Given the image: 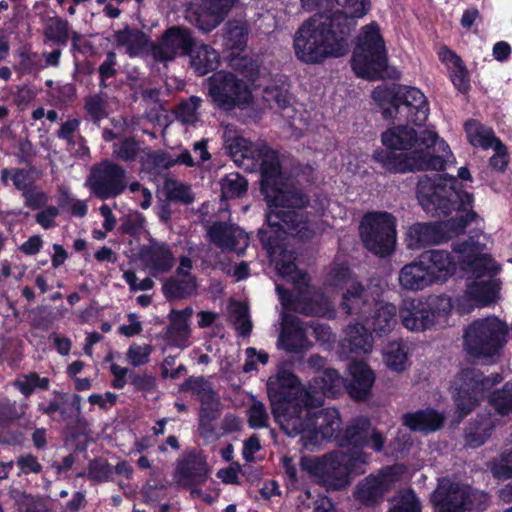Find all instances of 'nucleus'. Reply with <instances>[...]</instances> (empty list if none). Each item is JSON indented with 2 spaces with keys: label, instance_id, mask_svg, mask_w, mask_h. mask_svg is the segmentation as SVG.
<instances>
[{
  "label": "nucleus",
  "instance_id": "e433bc0d",
  "mask_svg": "<svg viewBox=\"0 0 512 512\" xmlns=\"http://www.w3.org/2000/svg\"><path fill=\"white\" fill-rule=\"evenodd\" d=\"M465 131L469 143L474 147H480L484 150L490 149V147L499 140V138L495 136L492 128L476 120L466 122Z\"/></svg>",
  "mask_w": 512,
  "mask_h": 512
},
{
  "label": "nucleus",
  "instance_id": "f257e3e1",
  "mask_svg": "<svg viewBox=\"0 0 512 512\" xmlns=\"http://www.w3.org/2000/svg\"><path fill=\"white\" fill-rule=\"evenodd\" d=\"M224 146L239 165L251 161L246 168L258 167L261 172V190L268 205L266 226L259 230V238L267 250L278 274L290 280L297 288L307 286L309 277L298 270L293 251L287 250L284 236L308 239L313 235L307 215L302 209L308 204L306 195L289 185L278 155L265 142L225 133Z\"/></svg>",
  "mask_w": 512,
  "mask_h": 512
},
{
  "label": "nucleus",
  "instance_id": "5fc2aeb1",
  "mask_svg": "<svg viewBox=\"0 0 512 512\" xmlns=\"http://www.w3.org/2000/svg\"><path fill=\"white\" fill-rule=\"evenodd\" d=\"M353 281L356 280L352 278L351 272L345 264H334L326 277V284L331 287H348Z\"/></svg>",
  "mask_w": 512,
  "mask_h": 512
},
{
  "label": "nucleus",
  "instance_id": "cd10ccee",
  "mask_svg": "<svg viewBox=\"0 0 512 512\" xmlns=\"http://www.w3.org/2000/svg\"><path fill=\"white\" fill-rule=\"evenodd\" d=\"M350 380L347 385L349 395L355 400H365L375 381L370 367L361 361H353L348 366Z\"/></svg>",
  "mask_w": 512,
  "mask_h": 512
},
{
  "label": "nucleus",
  "instance_id": "5701e85b",
  "mask_svg": "<svg viewBox=\"0 0 512 512\" xmlns=\"http://www.w3.org/2000/svg\"><path fill=\"white\" fill-rule=\"evenodd\" d=\"M139 258L144 268L153 277L168 273L175 264V256L171 247L164 242L152 241L143 246Z\"/></svg>",
  "mask_w": 512,
  "mask_h": 512
},
{
  "label": "nucleus",
  "instance_id": "c03bdc74",
  "mask_svg": "<svg viewBox=\"0 0 512 512\" xmlns=\"http://www.w3.org/2000/svg\"><path fill=\"white\" fill-rule=\"evenodd\" d=\"M13 182L15 188L22 193L31 188L35 182L33 173L27 169L5 168L1 170V181L7 185L8 180Z\"/></svg>",
  "mask_w": 512,
  "mask_h": 512
},
{
  "label": "nucleus",
  "instance_id": "052dcab7",
  "mask_svg": "<svg viewBox=\"0 0 512 512\" xmlns=\"http://www.w3.org/2000/svg\"><path fill=\"white\" fill-rule=\"evenodd\" d=\"M152 350V346L149 344L132 343L127 350L126 357L132 366L139 367L150 361Z\"/></svg>",
  "mask_w": 512,
  "mask_h": 512
},
{
  "label": "nucleus",
  "instance_id": "f8f14e48",
  "mask_svg": "<svg viewBox=\"0 0 512 512\" xmlns=\"http://www.w3.org/2000/svg\"><path fill=\"white\" fill-rule=\"evenodd\" d=\"M397 220L386 211L366 213L360 222V237L366 249L373 254L385 257L390 255L396 245Z\"/></svg>",
  "mask_w": 512,
  "mask_h": 512
},
{
  "label": "nucleus",
  "instance_id": "412c9836",
  "mask_svg": "<svg viewBox=\"0 0 512 512\" xmlns=\"http://www.w3.org/2000/svg\"><path fill=\"white\" fill-rule=\"evenodd\" d=\"M344 380L337 370L328 368L314 377L307 387V407L311 411L324 404V397L336 396L343 387Z\"/></svg>",
  "mask_w": 512,
  "mask_h": 512
},
{
  "label": "nucleus",
  "instance_id": "8fccbe9b",
  "mask_svg": "<svg viewBox=\"0 0 512 512\" xmlns=\"http://www.w3.org/2000/svg\"><path fill=\"white\" fill-rule=\"evenodd\" d=\"M202 100L198 96H191L181 102L176 109V118L185 125H193L199 120L198 108Z\"/></svg>",
  "mask_w": 512,
  "mask_h": 512
},
{
  "label": "nucleus",
  "instance_id": "49530a36",
  "mask_svg": "<svg viewBox=\"0 0 512 512\" xmlns=\"http://www.w3.org/2000/svg\"><path fill=\"white\" fill-rule=\"evenodd\" d=\"M489 404L499 416L512 414V384L506 383L502 389L492 392Z\"/></svg>",
  "mask_w": 512,
  "mask_h": 512
},
{
  "label": "nucleus",
  "instance_id": "9d476101",
  "mask_svg": "<svg viewBox=\"0 0 512 512\" xmlns=\"http://www.w3.org/2000/svg\"><path fill=\"white\" fill-rule=\"evenodd\" d=\"M502 380L499 373L485 377L480 370L475 368L461 370L452 385L458 422L478 405L486 391Z\"/></svg>",
  "mask_w": 512,
  "mask_h": 512
},
{
  "label": "nucleus",
  "instance_id": "338daca9",
  "mask_svg": "<svg viewBox=\"0 0 512 512\" xmlns=\"http://www.w3.org/2000/svg\"><path fill=\"white\" fill-rule=\"evenodd\" d=\"M59 206L68 209L74 216L82 218L87 214L88 207L85 201L72 198L67 193H63L59 199Z\"/></svg>",
  "mask_w": 512,
  "mask_h": 512
},
{
  "label": "nucleus",
  "instance_id": "2f4dec72",
  "mask_svg": "<svg viewBox=\"0 0 512 512\" xmlns=\"http://www.w3.org/2000/svg\"><path fill=\"white\" fill-rule=\"evenodd\" d=\"M501 424L502 421L491 413L478 415L466 430L467 444L474 448L481 446L491 436L494 429Z\"/></svg>",
  "mask_w": 512,
  "mask_h": 512
},
{
  "label": "nucleus",
  "instance_id": "dca6fc26",
  "mask_svg": "<svg viewBox=\"0 0 512 512\" xmlns=\"http://www.w3.org/2000/svg\"><path fill=\"white\" fill-rule=\"evenodd\" d=\"M382 294L383 288L378 284L364 287L359 282L353 281L343 294L341 307L347 314L355 315L361 321H366Z\"/></svg>",
  "mask_w": 512,
  "mask_h": 512
},
{
  "label": "nucleus",
  "instance_id": "6ab92c4d",
  "mask_svg": "<svg viewBox=\"0 0 512 512\" xmlns=\"http://www.w3.org/2000/svg\"><path fill=\"white\" fill-rule=\"evenodd\" d=\"M194 45L195 40L189 29L173 26L163 33L157 44L152 46L151 55L156 61L168 62L177 55H189Z\"/></svg>",
  "mask_w": 512,
  "mask_h": 512
},
{
  "label": "nucleus",
  "instance_id": "bf43d9fd",
  "mask_svg": "<svg viewBox=\"0 0 512 512\" xmlns=\"http://www.w3.org/2000/svg\"><path fill=\"white\" fill-rule=\"evenodd\" d=\"M113 470L111 465L104 459L90 461L86 476L94 482H106L111 479Z\"/></svg>",
  "mask_w": 512,
  "mask_h": 512
},
{
  "label": "nucleus",
  "instance_id": "c756f323",
  "mask_svg": "<svg viewBox=\"0 0 512 512\" xmlns=\"http://www.w3.org/2000/svg\"><path fill=\"white\" fill-rule=\"evenodd\" d=\"M398 283L403 290L413 292L424 290L432 285L429 273L420 257L400 269Z\"/></svg>",
  "mask_w": 512,
  "mask_h": 512
},
{
  "label": "nucleus",
  "instance_id": "39448f33",
  "mask_svg": "<svg viewBox=\"0 0 512 512\" xmlns=\"http://www.w3.org/2000/svg\"><path fill=\"white\" fill-rule=\"evenodd\" d=\"M381 140L387 150L376 151L373 158L393 173L443 170L452 157L448 144L432 130L417 135L413 128L399 125L384 132Z\"/></svg>",
  "mask_w": 512,
  "mask_h": 512
},
{
  "label": "nucleus",
  "instance_id": "37998d69",
  "mask_svg": "<svg viewBox=\"0 0 512 512\" xmlns=\"http://www.w3.org/2000/svg\"><path fill=\"white\" fill-rule=\"evenodd\" d=\"M115 40L118 45L124 46L127 53L136 56L147 44V37L139 30L124 29L115 34Z\"/></svg>",
  "mask_w": 512,
  "mask_h": 512
},
{
  "label": "nucleus",
  "instance_id": "473e14b6",
  "mask_svg": "<svg viewBox=\"0 0 512 512\" xmlns=\"http://www.w3.org/2000/svg\"><path fill=\"white\" fill-rule=\"evenodd\" d=\"M342 347L357 355L368 354L373 348L372 335L362 323L349 324L345 329Z\"/></svg>",
  "mask_w": 512,
  "mask_h": 512
},
{
  "label": "nucleus",
  "instance_id": "7ed1b4c3",
  "mask_svg": "<svg viewBox=\"0 0 512 512\" xmlns=\"http://www.w3.org/2000/svg\"><path fill=\"white\" fill-rule=\"evenodd\" d=\"M418 199L423 209L432 216H455L439 224L416 223L406 233L408 249L416 250L441 243L465 231L467 225L476 218L471 210L472 194L463 191L458 180L454 177L442 179L431 187L421 185Z\"/></svg>",
  "mask_w": 512,
  "mask_h": 512
},
{
  "label": "nucleus",
  "instance_id": "3c124183",
  "mask_svg": "<svg viewBox=\"0 0 512 512\" xmlns=\"http://www.w3.org/2000/svg\"><path fill=\"white\" fill-rule=\"evenodd\" d=\"M329 462V454L319 458L312 456H303L300 460L302 470L306 471L310 476L317 479L323 485V479L326 467Z\"/></svg>",
  "mask_w": 512,
  "mask_h": 512
},
{
  "label": "nucleus",
  "instance_id": "a19ab883",
  "mask_svg": "<svg viewBox=\"0 0 512 512\" xmlns=\"http://www.w3.org/2000/svg\"><path fill=\"white\" fill-rule=\"evenodd\" d=\"M170 324L166 330V340L170 345L184 348L189 345L190 324L169 315Z\"/></svg>",
  "mask_w": 512,
  "mask_h": 512
},
{
  "label": "nucleus",
  "instance_id": "393cba45",
  "mask_svg": "<svg viewBox=\"0 0 512 512\" xmlns=\"http://www.w3.org/2000/svg\"><path fill=\"white\" fill-rule=\"evenodd\" d=\"M210 240L222 250L243 253L248 246V236L239 227L225 223H214L208 230Z\"/></svg>",
  "mask_w": 512,
  "mask_h": 512
},
{
  "label": "nucleus",
  "instance_id": "864d4df0",
  "mask_svg": "<svg viewBox=\"0 0 512 512\" xmlns=\"http://www.w3.org/2000/svg\"><path fill=\"white\" fill-rule=\"evenodd\" d=\"M388 512H421V504L412 490L400 492Z\"/></svg>",
  "mask_w": 512,
  "mask_h": 512
},
{
  "label": "nucleus",
  "instance_id": "72a5a7b5",
  "mask_svg": "<svg viewBox=\"0 0 512 512\" xmlns=\"http://www.w3.org/2000/svg\"><path fill=\"white\" fill-rule=\"evenodd\" d=\"M443 422V415L432 409L403 415L404 425L412 431L433 432L438 430L443 425Z\"/></svg>",
  "mask_w": 512,
  "mask_h": 512
},
{
  "label": "nucleus",
  "instance_id": "20e7f679",
  "mask_svg": "<svg viewBox=\"0 0 512 512\" xmlns=\"http://www.w3.org/2000/svg\"><path fill=\"white\" fill-rule=\"evenodd\" d=\"M370 9V0H344V11L319 13L304 21L293 38L296 58L306 64H320L329 57H341L348 51V39L361 18Z\"/></svg>",
  "mask_w": 512,
  "mask_h": 512
},
{
  "label": "nucleus",
  "instance_id": "6e6552de",
  "mask_svg": "<svg viewBox=\"0 0 512 512\" xmlns=\"http://www.w3.org/2000/svg\"><path fill=\"white\" fill-rule=\"evenodd\" d=\"M352 68L361 78L376 80L383 77L387 68V51L376 23L361 29L353 52Z\"/></svg>",
  "mask_w": 512,
  "mask_h": 512
},
{
  "label": "nucleus",
  "instance_id": "603ef678",
  "mask_svg": "<svg viewBox=\"0 0 512 512\" xmlns=\"http://www.w3.org/2000/svg\"><path fill=\"white\" fill-rule=\"evenodd\" d=\"M165 190L171 200L190 204L194 201V193L189 184L169 179L165 182Z\"/></svg>",
  "mask_w": 512,
  "mask_h": 512
},
{
  "label": "nucleus",
  "instance_id": "680f3d73",
  "mask_svg": "<svg viewBox=\"0 0 512 512\" xmlns=\"http://www.w3.org/2000/svg\"><path fill=\"white\" fill-rule=\"evenodd\" d=\"M494 153L489 159V165L492 169L504 172L509 162V153L505 144L499 139L491 147Z\"/></svg>",
  "mask_w": 512,
  "mask_h": 512
},
{
  "label": "nucleus",
  "instance_id": "aec40b11",
  "mask_svg": "<svg viewBox=\"0 0 512 512\" xmlns=\"http://www.w3.org/2000/svg\"><path fill=\"white\" fill-rule=\"evenodd\" d=\"M209 477L206 461L199 455L188 454L179 459L173 474V481L180 488L203 485Z\"/></svg>",
  "mask_w": 512,
  "mask_h": 512
},
{
  "label": "nucleus",
  "instance_id": "13d9d810",
  "mask_svg": "<svg viewBox=\"0 0 512 512\" xmlns=\"http://www.w3.org/2000/svg\"><path fill=\"white\" fill-rule=\"evenodd\" d=\"M248 424L251 428H265L268 426L269 414L265 405L253 399L248 411Z\"/></svg>",
  "mask_w": 512,
  "mask_h": 512
},
{
  "label": "nucleus",
  "instance_id": "0e129e2a",
  "mask_svg": "<svg viewBox=\"0 0 512 512\" xmlns=\"http://www.w3.org/2000/svg\"><path fill=\"white\" fill-rule=\"evenodd\" d=\"M450 79L459 92L465 93L470 89L468 72L463 62L450 69Z\"/></svg>",
  "mask_w": 512,
  "mask_h": 512
},
{
  "label": "nucleus",
  "instance_id": "2eb2a0df",
  "mask_svg": "<svg viewBox=\"0 0 512 512\" xmlns=\"http://www.w3.org/2000/svg\"><path fill=\"white\" fill-rule=\"evenodd\" d=\"M238 0H192L186 19L199 30L210 32L227 17Z\"/></svg>",
  "mask_w": 512,
  "mask_h": 512
},
{
  "label": "nucleus",
  "instance_id": "e2e57ef3",
  "mask_svg": "<svg viewBox=\"0 0 512 512\" xmlns=\"http://www.w3.org/2000/svg\"><path fill=\"white\" fill-rule=\"evenodd\" d=\"M117 64L116 61V54L113 51H110L106 55V59L103 61V63L99 66L98 72L100 76V87L106 88L107 87V80L110 78H113L117 74V70L115 69V66Z\"/></svg>",
  "mask_w": 512,
  "mask_h": 512
},
{
  "label": "nucleus",
  "instance_id": "a18cd8bd",
  "mask_svg": "<svg viewBox=\"0 0 512 512\" xmlns=\"http://www.w3.org/2000/svg\"><path fill=\"white\" fill-rule=\"evenodd\" d=\"M223 198L233 199L240 197L247 190L246 179L237 172L227 174L220 182Z\"/></svg>",
  "mask_w": 512,
  "mask_h": 512
},
{
  "label": "nucleus",
  "instance_id": "ea45409f",
  "mask_svg": "<svg viewBox=\"0 0 512 512\" xmlns=\"http://www.w3.org/2000/svg\"><path fill=\"white\" fill-rule=\"evenodd\" d=\"M225 46L234 53L241 52L247 44L248 28L244 23L229 21L225 25Z\"/></svg>",
  "mask_w": 512,
  "mask_h": 512
},
{
  "label": "nucleus",
  "instance_id": "4be33fe9",
  "mask_svg": "<svg viewBox=\"0 0 512 512\" xmlns=\"http://www.w3.org/2000/svg\"><path fill=\"white\" fill-rule=\"evenodd\" d=\"M193 264L190 257H179V265L173 276L163 284V293L168 299H182L191 296L197 288L196 278L191 274Z\"/></svg>",
  "mask_w": 512,
  "mask_h": 512
},
{
  "label": "nucleus",
  "instance_id": "a878e982",
  "mask_svg": "<svg viewBox=\"0 0 512 512\" xmlns=\"http://www.w3.org/2000/svg\"><path fill=\"white\" fill-rule=\"evenodd\" d=\"M276 291L278 292L282 305L295 312L307 316H324L330 310L329 302L322 295H314L313 299L307 302L306 296L302 294L298 298L291 300L290 293L282 289L279 285L276 286Z\"/></svg>",
  "mask_w": 512,
  "mask_h": 512
},
{
  "label": "nucleus",
  "instance_id": "f704fd0d",
  "mask_svg": "<svg viewBox=\"0 0 512 512\" xmlns=\"http://www.w3.org/2000/svg\"><path fill=\"white\" fill-rule=\"evenodd\" d=\"M190 63L195 73L199 76L206 75L217 68L219 54L207 44H196L189 53Z\"/></svg>",
  "mask_w": 512,
  "mask_h": 512
},
{
  "label": "nucleus",
  "instance_id": "f3484780",
  "mask_svg": "<svg viewBox=\"0 0 512 512\" xmlns=\"http://www.w3.org/2000/svg\"><path fill=\"white\" fill-rule=\"evenodd\" d=\"M484 245L470 237L469 240L458 243L454 251L459 255L463 269L479 278L484 275L494 276L500 272V266L486 253Z\"/></svg>",
  "mask_w": 512,
  "mask_h": 512
},
{
  "label": "nucleus",
  "instance_id": "4468645a",
  "mask_svg": "<svg viewBox=\"0 0 512 512\" xmlns=\"http://www.w3.org/2000/svg\"><path fill=\"white\" fill-rule=\"evenodd\" d=\"M86 185L101 200L116 197L126 189V172L118 164L106 160L91 168Z\"/></svg>",
  "mask_w": 512,
  "mask_h": 512
},
{
  "label": "nucleus",
  "instance_id": "79ce46f5",
  "mask_svg": "<svg viewBox=\"0 0 512 512\" xmlns=\"http://www.w3.org/2000/svg\"><path fill=\"white\" fill-rule=\"evenodd\" d=\"M383 358L386 366L395 372H402L407 367V351L401 341L390 342L384 350Z\"/></svg>",
  "mask_w": 512,
  "mask_h": 512
},
{
  "label": "nucleus",
  "instance_id": "7c9ffc66",
  "mask_svg": "<svg viewBox=\"0 0 512 512\" xmlns=\"http://www.w3.org/2000/svg\"><path fill=\"white\" fill-rule=\"evenodd\" d=\"M279 345L290 353H298L308 349L309 341L306 337L305 329L297 318L291 321H284L279 336Z\"/></svg>",
  "mask_w": 512,
  "mask_h": 512
},
{
  "label": "nucleus",
  "instance_id": "4c0bfd02",
  "mask_svg": "<svg viewBox=\"0 0 512 512\" xmlns=\"http://www.w3.org/2000/svg\"><path fill=\"white\" fill-rule=\"evenodd\" d=\"M500 285L495 279L472 283L468 289V296L480 306H487L498 298Z\"/></svg>",
  "mask_w": 512,
  "mask_h": 512
},
{
  "label": "nucleus",
  "instance_id": "c9c22d12",
  "mask_svg": "<svg viewBox=\"0 0 512 512\" xmlns=\"http://www.w3.org/2000/svg\"><path fill=\"white\" fill-rule=\"evenodd\" d=\"M199 399L202 403V409L200 412L201 435L209 437V434H213L210 422L218 417L220 402L216 394L210 388L200 391Z\"/></svg>",
  "mask_w": 512,
  "mask_h": 512
},
{
  "label": "nucleus",
  "instance_id": "f03ea898",
  "mask_svg": "<svg viewBox=\"0 0 512 512\" xmlns=\"http://www.w3.org/2000/svg\"><path fill=\"white\" fill-rule=\"evenodd\" d=\"M272 399L273 414L281 429L290 437L300 436L304 449L316 450L323 439L333 437L340 430L341 420L336 409L311 411L307 407V388L288 370H279L267 383Z\"/></svg>",
  "mask_w": 512,
  "mask_h": 512
},
{
  "label": "nucleus",
  "instance_id": "4d7b16f0",
  "mask_svg": "<svg viewBox=\"0 0 512 512\" xmlns=\"http://www.w3.org/2000/svg\"><path fill=\"white\" fill-rule=\"evenodd\" d=\"M139 151V143L132 138H125L113 145V155L125 162L135 160Z\"/></svg>",
  "mask_w": 512,
  "mask_h": 512
},
{
  "label": "nucleus",
  "instance_id": "9b49d317",
  "mask_svg": "<svg viewBox=\"0 0 512 512\" xmlns=\"http://www.w3.org/2000/svg\"><path fill=\"white\" fill-rule=\"evenodd\" d=\"M432 501L435 505V512H465L470 510L479 512L486 509L489 496L482 491L472 489L468 485L450 479H442L433 493Z\"/></svg>",
  "mask_w": 512,
  "mask_h": 512
},
{
  "label": "nucleus",
  "instance_id": "69168bd1",
  "mask_svg": "<svg viewBox=\"0 0 512 512\" xmlns=\"http://www.w3.org/2000/svg\"><path fill=\"white\" fill-rule=\"evenodd\" d=\"M16 465L19 468L18 476L28 475L30 473L39 474L42 471V465L38 459L28 453L21 455L16 460Z\"/></svg>",
  "mask_w": 512,
  "mask_h": 512
},
{
  "label": "nucleus",
  "instance_id": "774afa93",
  "mask_svg": "<svg viewBox=\"0 0 512 512\" xmlns=\"http://www.w3.org/2000/svg\"><path fill=\"white\" fill-rule=\"evenodd\" d=\"M81 121L78 118L68 117L60 126L58 131L56 132V136L64 140L66 143L71 141L73 138L80 135L79 127Z\"/></svg>",
  "mask_w": 512,
  "mask_h": 512
},
{
  "label": "nucleus",
  "instance_id": "1a4fd4ad",
  "mask_svg": "<svg viewBox=\"0 0 512 512\" xmlns=\"http://www.w3.org/2000/svg\"><path fill=\"white\" fill-rule=\"evenodd\" d=\"M451 300L445 295L405 298L398 308L402 325L412 332L431 329L440 317L451 310Z\"/></svg>",
  "mask_w": 512,
  "mask_h": 512
},
{
  "label": "nucleus",
  "instance_id": "6e6d98bb",
  "mask_svg": "<svg viewBox=\"0 0 512 512\" xmlns=\"http://www.w3.org/2000/svg\"><path fill=\"white\" fill-rule=\"evenodd\" d=\"M84 109L95 123L107 117L106 100L99 94L87 96L84 100Z\"/></svg>",
  "mask_w": 512,
  "mask_h": 512
},
{
  "label": "nucleus",
  "instance_id": "423d86ee",
  "mask_svg": "<svg viewBox=\"0 0 512 512\" xmlns=\"http://www.w3.org/2000/svg\"><path fill=\"white\" fill-rule=\"evenodd\" d=\"M341 447H351L347 452L337 451L329 454L323 486L328 490H339L349 483L350 474H364L369 457L361 449L370 447L379 452L384 447L383 436L373 430L370 432V422L367 418H358L347 427L340 440Z\"/></svg>",
  "mask_w": 512,
  "mask_h": 512
},
{
  "label": "nucleus",
  "instance_id": "de8ad7c7",
  "mask_svg": "<svg viewBox=\"0 0 512 512\" xmlns=\"http://www.w3.org/2000/svg\"><path fill=\"white\" fill-rule=\"evenodd\" d=\"M49 384L50 381L47 377H40L35 372L22 375L13 382V386L25 397L30 396L36 388L43 390L48 389Z\"/></svg>",
  "mask_w": 512,
  "mask_h": 512
},
{
  "label": "nucleus",
  "instance_id": "a211bd4d",
  "mask_svg": "<svg viewBox=\"0 0 512 512\" xmlns=\"http://www.w3.org/2000/svg\"><path fill=\"white\" fill-rule=\"evenodd\" d=\"M403 472V466L394 465L382 469L377 476L369 475L358 483L356 499L365 505L377 503L400 480Z\"/></svg>",
  "mask_w": 512,
  "mask_h": 512
},
{
  "label": "nucleus",
  "instance_id": "bb28decb",
  "mask_svg": "<svg viewBox=\"0 0 512 512\" xmlns=\"http://www.w3.org/2000/svg\"><path fill=\"white\" fill-rule=\"evenodd\" d=\"M419 257L429 273L432 284L445 281L455 272L456 264L447 251L428 250Z\"/></svg>",
  "mask_w": 512,
  "mask_h": 512
},
{
  "label": "nucleus",
  "instance_id": "ddd939ff",
  "mask_svg": "<svg viewBox=\"0 0 512 512\" xmlns=\"http://www.w3.org/2000/svg\"><path fill=\"white\" fill-rule=\"evenodd\" d=\"M208 94L212 101L224 110H233L252 102L248 85L233 73L218 71L207 79Z\"/></svg>",
  "mask_w": 512,
  "mask_h": 512
},
{
  "label": "nucleus",
  "instance_id": "0eeeda50",
  "mask_svg": "<svg viewBox=\"0 0 512 512\" xmlns=\"http://www.w3.org/2000/svg\"><path fill=\"white\" fill-rule=\"evenodd\" d=\"M509 328L496 316L474 320L463 330V349L473 359L487 360L498 356L507 342Z\"/></svg>",
  "mask_w": 512,
  "mask_h": 512
},
{
  "label": "nucleus",
  "instance_id": "c85d7f7f",
  "mask_svg": "<svg viewBox=\"0 0 512 512\" xmlns=\"http://www.w3.org/2000/svg\"><path fill=\"white\" fill-rule=\"evenodd\" d=\"M397 313L399 311L394 304L382 302L380 298L365 322L369 324L376 335L385 336L396 327L398 323Z\"/></svg>",
  "mask_w": 512,
  "mask_h": 512
},
{
  "label": "nucleus",
  "instance_id": "b1692460",
  "mask_svg": "<svg viewBox=\"0 0 512 512\" xmlns=\"http://www.w3.org/2000/svg\"><path fill=\"white\" fill-rule=\"evenodd\" d=\"M409 106L416 108L414 125L421 126L428 118L429 106L425 95L415 87H407L397 93L393 103L394 113L404 115L409 113Z\"/></svg>",
  "mask_w": 512,
  "mask_h": 512
},
{
  "label": "nucleus",
  "instance_id": "09e8293b",
  "mask_svg": "<svg viewBox=\"0 0 512 512\" xmlns=\"http://www.w3.org/2000/svg\"><path fill=\"white\" fill-rule=\"evenodd\" d=\"M230 319L240 335L247 336L250 334L252 323L249 316V309L245 304L241 302L232 304L230 307Z\"/></svg>",
  "mask_w": 512,
  "mask_h": 512
},
{
  "label": "nucleus",
  "instance_id": "58836bf2",
  "mask_svg": "<svg viewBox=\"0 0 512 512\" xmlns=\"http://www.w3.org/2000/svg\"><path fill=\"white\" fill-rule=\"evenodd\" d=\"M43 43L50 42L66 46L70 37V26L66 20L58 17L50 18L43 30Z\"/></svg>",
  "mask_w": 512,
  "mask_h": 512
}]
</instances>
